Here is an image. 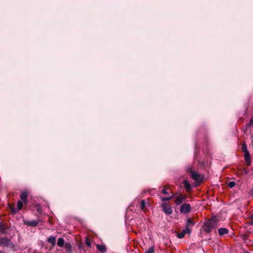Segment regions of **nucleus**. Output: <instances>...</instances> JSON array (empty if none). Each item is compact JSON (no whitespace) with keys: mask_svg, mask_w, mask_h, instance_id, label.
<instances>
[{"mask_svg":"<svg viewBox=\"0 0 253 253\" xmlns=\"http://www.w3.org/2000/svg\"><path fill=\"white\" fill-rule=\"evenodd\" d=\"M187 233V231H186V229H184L182 232L181 233H177V236L180 238V239H182L183 238L184 236L185 235V234Z\"/></svg>","mask_w":253,"mask_h":253,"instance_id":"19","label":"nucleus"},{"mask_svg":"<svg viewBox=\"0 0 253 253\" xmlns=\"http://www.w3.org/2000/svg\"><path fill=\"white\" fill-rule=\"evenodd\" d=\"M85 244L88 247H90L91 246V243H90L89 240H88V239H86Z\"/></svg>","mask_w":253,"mask_h":253,"instance_id":"24","label":"nucleus"},{"mask_svg":"<svg viewBox=\"0 0 253 253\" xmlns=\"http://www.w3.org/2000/svg\"><path fill=\"white\" fill-rule=\"evenodd\" d=\"M252 220L251 221V224L253 225V217H251Z\"/></svg>","mask_w":253,"mask_h":253,"instance_id":"29","label":"nucleus"},{"mask_svg":"<svg viewBox=\"0 0 253 253\" xmlns=\"http://www.w3.org/2000/svg\"><path fill=\"white\" fill-rule=\"evenodd\" d=\"M251 217H253V214L252 215Z\"/></svg>","mask_w":253,"mask_h":253,"instance_id":"31","label":"nucleus"},{"mask_svg":"<svg viewBox=\"0 0 253 253\" xmlns=\"http://www.w3.org/2000/svg\"><path fill=\"white\" fill-rule=\"evenodd\" d=\"M235 185V182L234 181H230L228 184V186L230 188H233Z\"/></svg>","mask_w":253,"mask_h":253,"instance_id":"23","label":"nucleus"},{"mask_svg":"<svg viewBox=\"0 0 253 253\" xmlns=\"http://www.w3.org/2000/svg\"><path fill=\"white\" fill-rule=\"evenodd\" d=\"M191 211V207L189 204L184 203L181 206L180 211L181 213L186 214L189 213Z\"/></svg>","mask_w":253,"mask_h":253,"instance_id":"3","label":"nucleus"},{"mask_svg":"<svg viewBox=\"0 0 253 253\" xmlns=\"http://www.w3.org/2000/svg\"><path fill=\"white\" fill-rule=\"evenodd\" d=\"M23 207V203L21 201H18L17 202V209H14L13 208H11V211L13 213H16L17 211L20 210Z\"/></svg>","mask_w":253,"mask_h":253,"instance_id":"9","label":"nucleus"},{"mask_svg":"<svg viewBox=\"0 0 253 253\" xmlns=\"http://www.w3.org/2000/svg\"><path fill=\"white\" fill-rule=\"evenodd\" d=\"M0 253H2L1 252H0Z\"/></svg>","mask_w":253,"mask_h":253,"instance_id":"32","label":"nucleus"},{"mask_svg":"<svg viewBox=\"0 0 253 253\" xmlns=\"http://www.w3.org/2000/svg\"><path fill=\"white\" fill-rule=\"evenodd\" d=\"M245 160L246 161V163L247 164V166H250L251 164V161L250 159V155L249 152L248 151H247V152L245 153L244 155Z\"/></svg>","mask_w":253,"mask_h":253,"instance_id":"7","label":"nucleus"},{"mask_svg":"<svg viewBox=\"0 0 253 253\" xmlns=\"http://www.w3.org/2000/svg\"><path fill=\"white\" fill-rule=\"evenodd\" d=\"M161 200H162V201H166V200H165V197H161Z\"/></svg>","mask_w":253,"mask_h":253,"instance_id":"30","label":"nucleus"},{"mask_svg":"<svg viewBox=\"0 0 253 253\" xmlns=\"http://www.w3.org/2000/svg\"><path fill=\"white\" fill-rule=\"evenodd\" d=\"M145 253H154V247H151L145 252Z\"/></svg>","mask_w":253,"mask_h":253,"instance_id":"21","label":"nucleus"},{"mask_svg":"<svg viewBox=\"0 0 253 253\" xmlns=\"http://www.w3.org/2000/svg\"><path fill=\"white\" fill-rule=\"evenodd\" d=\"M253 126V118H252L250 120L249 123L246 126V130L248 129L249 127H251Z\"/></svg>","mask_w":253,"mask_h":253,"instance_id":"20","label":"nucleus"},{"mask_svg":"<svg viewBox=\"0 0 253 253\" xmlns=\"http://www.w3.org/2000/svg\"><path fill=\"white\" fill-rule=\"evenodd\" d=\"M4 230V226L2 222H0V230L3 231Z\"/></svg>","mask_w":253,"mask_h":253,"instance_id":"25","label":"nucleus"},{"mask_svg":"<svg viewBox=\"0 0 253 253\" xmlns=\"http://www.w3.org/2000/svg\"><path fill=\"white\" fill-rule=\"evenodd\" d=\"M229 232V230L225 228H220L218 229V233L219 235L222 236L224 234H227Z\"/></svg>","mask_w":253,"mask_h":253,"instance_id":"13","label":"nucleus"},{"mask_svg":"<svg viewBox=\"0 0 253 253\" xmlns=\"http://www.w3.org/2000/svg\"><path fill=\"white\" fill-rule=\"evenodd\" d=\"M0 243L4 246H8L9 244H11V242L9 239L3 238L1 240Z\"/></svg>","mask_w":253,"mask_h":253,"instance_id":"15","label":"nucleus"},{"mask_svg":"<svg viewBox=\"0 0 253 253\" xmlns=\"http://www.w3.org/2000/svg\"><path fill=\"white\" fill-rule=\"evenodd\" d=\"M97 249L101 253H105L107 249L105 245L98 244L96 245Z\"/></svg>","mask_w":253,"mask_h":253,"instance_id":"12","label":"nucleus"},{"mask_svg":"<svg viewBox=\"0 0 253 253\" xmlns=\"http://www.w3.org/2000/svg\"><path fill=\"white\" fill-rule=\"evenodd\" d=\"M27 197H28V193L26 192H23L20 195L21 200L25 204H26L28 203Z\"/></svg>","mask_w":253,"mask_h":253,"instance_id":"8","label":"nucleus"},{"mask_svg":"<svg viewBox=\"0 0 253 253\" xmlns=\"http://www.w3.org/2000/svg\"><path fill=\"white\" fill-rule=\"evenodd\" d=\"M174 197V195H172L171 196H168L167 197H165V200L169 201L171 199Z\"/></svg>","mask_w":253,"mask_h":253,"instance_id":"27","label":"nucleus"},{"mask_svg":"<svg viewBox=\"0 0 253 253\" xmlns=\"http://www.w3.org/2000/svg\"><path fill=\"white\" fill-rule=\"evenodd\" d=\"M217 222L215 219H211L204 224L203 226L204 230L208 233L211 231V230L216 226Z\"/></svg>","mask_w":253,"mask_h":253,"instance_id":"1","label":"nucleus"},{"mask_svg":"<svg viewBox=\"0 0 253 253\" xmlns=\"http://www.w3.org/2000/svg\"><path fill=\"white\" fill-rule=\"evenodd\" d=\"M243 172L244 173V174H247L249 173V171L245 169H243Z\"/></svg>","mask_w":253,"mask_h":253,"instance_id":"28","label":"nucleus"},{"mask_svg":"<svg viewBox=\"0 0 253 253\" xmlns=\"http://www.w3.org/2000/svg\"><path fill=\"white\" fill-rule=\"evenodd\" d=\"M162 208L163 211L167 215H169L172 213V209L169 205L167 203H163Z\"/></svg>","mask_w":253,"mask_h":253,"instance_id":"4","label":"nucleus"},{"mask_svg":"<svg viewBox=\"0 0 253 253\" xmlns=\"http://www.w3.org/2000/svg\"><path fill=\"white\" fill-rule=\"evenodd\" d=\"M190 176L197 183H201L204 178L203 175L200 174L198 172L195 171L193 170H190Z\"/></svg>","mask_w":253,"mask_h":253,"instance_id":"2","label":"nucleus"},{"mask_svg":"<svg viewBox=\"0 0 253 253\" xmlns=\"http://www.w3.org/2000/svg\"><path fill=\"white\" fill-rule=\"evenodd\" d=\"M195 223L191 218H187L185 224V229L188 234H190L191 232V228L194 225Z\"/></svg>","mask_w":253,"mask_h":253,"instance_id":"5","label":"nucleus"},{"mask_svg":"<svg viewBox=\"0 0 253 253\" xmlns=\"http://www.w3.org/2000/svg\"><path fill=\"white\" fill-rule=\"evenodd\" d=\"M242 149H243V150L246 152H247V151H248V149H247V145L246 144H243V146H242Z\"/></svg>","mask_w":253,"mask_h":253,"instance_id":"26","label":"nucleus"},{"mask_svg":"<svg viewBox=\"0 0 253 253\" xmlns=\"http://www.w3.org/2000/svg\"><path fill=\"white\" fill-rule=\"evenodd\" d=\"M57 245L60 247H62L65 245V241L63 238H59L57 241Z\"/></svg>","mask_w":253,"mask_h":253,"instance_id":"17","label":"nucleus"},{"mask_svg":"<svg viewBox=\"0 0 253 253\" xmlns=\"http://www.w3.org/2000/svg\"><path fill=\"white\" fill-rule=\"evenodd\" d=\"M184 199L181 195H179L175 199V202L177 205L181 204L184 201Z\"/></svg>","mask_w":253,"mask_h":253,"instance_id":"11","label":"nucleus"},{"mask_svg":"<svg viewBox=\"0 0 253 253\" xmlns=\"http://www.w3.org/2000/svg\"><path fill=\"white\" fill-rule=\"evenodd\" d=\"M146 202L145 200H141L140 202V208L143 211H145L146 208Z\"/></svg>","mask_w":253,"mask_h":253,"instance_id":"14","label":"nucleus"},{"mask_svg":"<svg viewBox=\"0 0 253 253\" xmlns=\"http://www.w3.org/2000/svg\"><path fill=\"white\" fill-rule=\"evenodd\" d=\"M168 189H169V188L168 186H165L164 189L162 190L163 194H165V195L168 194V192L167 191Z\"/></svg>","mask_w":253,"mask_h":253,"instance_id":"22","label":"nucleus"},{"mask_svg":"<svg viewBox=\"0 0 253 253\" xmlns=\"http://www.w3.org/2000/svg\"><path fill=\"white\" fill-rule=\"evenodd\" d=\"M64 248L66 249L67 252H70L72 250V247L70 243H66L64 245Z\"/></svg>","mask_w":253,"mask_h":253,"instance_id":"16","label":"nucleus"},{"mask_svg":"<svg viewBox=\"0 0 253 253\" xmlns=\"http://www.w3.org/2000/svg\"><path fill=\"white\" fill-rule=\"evenodd\" d=\"M24 224L30 226L36 227L38 225L39 221L38 220H24Z\"/></svg>","mask_w":253,"mask_h":253,"instance_id":"6","label":"nucleus"},{"mask_svg":"<svg viewBox=\"0 0 253 253\" xmlns=\"http://www.w3.org/2000/svg\"><path fill=\"white\" fill-rule=\"evenodd\" d=\"M47 242L54 247L56 245V237L50 236L48 238Z\"/></svg>","mask_w":253,"mask_h":253,"instance_id":"10","label":"nucleus"},{"mask_svg":"<svg viewBox=\"0 0 253 253\" xmlns=\"http://www.w3.org/2000/svg\"><path fill=\"white\" fill-rule=\"evenodd\" d=\"M183 184L186 191H188L191 189V185L187 181L185 180Z\"/></svg>","mask_w":253,"mask_h":253,"instance_id":"18","label":"nucleus"}]
</instances>
